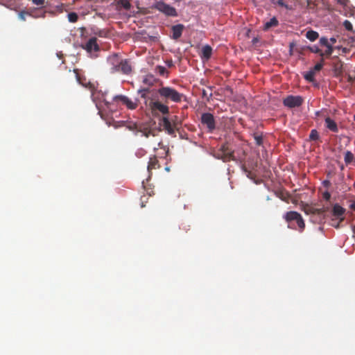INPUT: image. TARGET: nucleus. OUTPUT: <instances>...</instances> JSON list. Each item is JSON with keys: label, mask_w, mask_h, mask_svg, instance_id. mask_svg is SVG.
Returning <instances> with one entry per match:
<instances>
[{"label": "nucleus", "mask_w": 355, "mask_h": 355, "mask_svg": "<svg viewBox=\"0 0 355 355\" xmlns=\"http://www.w3.org/2000/svg\"><path fill=\"white\" fill-rule=\"evenodd\" d=\"M68 19L70 22L75 23L78 21V16L76 12H69L68 14Z\"/></svg>", "instance_id": "27"}, {"label": "nucleus", "mask_w": 355, "mask_h": 355, "mask_svg": "<svg viewBox=\"0 0 355 355\" xmlns=\"http://www.w3.org/2000/svg\"><path fill=\"white\" fill-rule=\"evenodd\" d=\"M212 53V49L209 45H205L202 49V58L209 60Z\"/></svg>", "instance_id": "18"}, {"label": "nucleus", "mask_w": 355, "mask_h": 355, "mask_svg": "<svg viewBox=\"0 0 355 355\" xmlns=\"http://www.w3.org/2000/svg\"><path fill=\"white\" fill-rule=\"evenodd\" d=\"M324 183H325V184H327V183H329V182L328 181H324Z\"/></svg>", "instance_id": "54"}, {"label": "nucleus", "mask_w": 355, "mask_h": 355, "mask_svg": "<svg viewBox=\"0 0 355 355\" xmlns=\"http://www.w3.org/2000/svg\"><path fill=\"white\" fill-rule=\"evenodd\" d=\"M354 159V157L352 152H350L349 150L345 152L344 160L347 165L351 164Z\"/></svg>", "instance_id": "22"}, {"label": "nucleus", "mask_w": 355, "mask_h": 355, "mask_svg": "<svg viewBox=\"0 0 355 355\" xmlns=\"http://www.w3.org/2000/svg\"><path fill=\"white\" fill-rule=\"evenodd\" d=\"M279 22L276 17H272L270 21H267L264 25V30H268L272 27H275L278 25Z\"/></svg>", "instance_id": "20"}, {"label": "nucleus", "mask_w": 355, "mask_h": 355, "mask_svg": "<svg viewBox=\"0 0 355 355\" xmlns=\"http://www.w3.org/2000/svg\"><path fill=\"white\" fill-rule=\"evenodd\" d=\"M202 94H203V96H206V92H205V91H203Z\"/></svg>", "instance_id": "51"}, {"label": "nucleus", "mask_w": 355, "mask_h": 355, "mask_svg": "<svg viewBox=\"0 0 355 355\" xmlns=\"http://www.w3.org/2000/svg\"><path fill=\"white\" fill-rule=\"evenodd\" d=\"M26 15L27 13L26 12H20L19 14V18L22 21H25Z\"/></svg>", "instance_id": "40"}, {"label": "nucleus", "mask_w": 355, "mask_h": 355, "mask_svg": "<svg viewBox=\"0 0 355 355\" xmlns=\"http://www.w3.org/2000/svg\"><path fill=\"white\" fill-rule=\"evenodd\" d=\"M329 42L330 44H334L336 42V39L335 37H331L329 40Z\"/></svg>", "instance_id": "43"}, {"label": "nucleus", "mask_w": 355, "mask_h": 355, "mask_svg": "<svg viewBox=\"0 0 355 355\" xmlns=\"http://www.w3.org/2000/svg\"><path fill=\"white\" fill-rule=\"evenodd\" d=\"M319 42L321 46H326L327 48L332 46L331 44L329 43V39L326 37H320Z\"/></svg>", "instance_id": "29"}, {"label": "nucleus", "mask_w": 355, "mask_h": 355, "mask_svg": "<svg viewBox=\"0 0 355 355\" xmlns=\"http://www.w3.org/2000/svg\"><path fill=\"white\" fill-rule=\"evenodd\" d=\"M149 105L153 112L158 111L162 114H168L169 113V107L160 101H150Z\"/></svg>", "instance_id": "8"}, {"label": "nucleus", "mask_w": 355, "mask_h": 355, "mask_svg": "<svg viewBox=\"0 0 355 355\" xmlns=\"http://www.w3.org/2000/svg\"><path fill=\"white\" fill-rule=\"evenodd\" d=\"M144 83H148V79H147V78H145V79L144 80Z\"/></svg>", "instance_id": "48"}, {"label": "nucleus", "mask_w": 355, "mask_h": 355, "mask_svg": "<svg viewBox=\"0 0 355 355\" xmlns=\"http://www.w3.org/2000/svg\"><path fill=\"white\" fill-rule=\"evenodd\" d=\"M345 209L343 207H342L341 206H340L338 204H336L333 207L332 215H333V216L338 218V219H340V221H343L344 220L343 215L345 214Z\"/></svg>", "instance_id": "13"}, {"label": "nucleus", "mask_w": 355, "mask_h": 355, "mask_svg": "<svg viewBox=\"0 0 355 355\" xmlns=\"http://www.w3.org/2000/svg\"><path fill=\"white\" fill-rule=\"evenodd\" d=\"M284 218L286 220L287 223H289L288 227L290 228H293L291 226V222L294 221V220L295 219H298V231L300 232L304 231L305 228V223L301 214H299L298 212L295 211H288L284 216Z\"/></svg>", "instance_id": "4"}, {"label": "nucleus", "mask_w": 355, "mask_h": 355, "mask_svg": "<svg viewBox=\"0 0 355 355\" xmlns=\"http://www.w3.org/2000/svg\"><path fill=\"white\" fill-rule=\"evenodd\" d=\"M33 3L36 6L44 5L45 0H32Z\"/></svg>", "instance_id": "39"}, {"label": "nucleus", "mask_w": 355, "mask_h": 355, "mask_svg": "<svg viewBox=\"0 0 355 355\" xmlns=\"http://www.w3.org/2000/svg\"><path fill=\"white\" fill-rule=\"evenodd\" d=\"M310 212L313 214L323 215L324 211L322 209H310Z\"/></svg>", "instance_id": "35"}, {"label": "nucleus", "mask_w": 355, "mask_h": 355, "mask_svg": "<svg viewBox=\"0 0 355 355\" xmlns=\"http://www.w3.org/2000/svg\"><path fill=\"white\" fill-rule=\"evenodd\" d=\"M184 28V26L183 24H177V25H175V26H172V33H173V35H172V38L173 40H178L179 39L182 34V31Z\"/></svg>", "instance_id": "15"}, {"label": "nucleus", "mask_w": 355, "mask_h": 355, "mask_svg": "<svg viewBox=\"0 0 355 355\" xmlns=\"http://www.w3.org/2000/svg\"><path fill=\"white\" fill-rule=\"evenodd\" d=\"M349 208L353 211H355V201H353L349 205Z\"/></svg>", "instance_id": "45"}, {"label": "nucleus", "mask_w": 355, "mask_h": 355, "mask_svg": "<svg viewBox=\"0 0 355 355\" xmlns=\"http://www.w3.org/2000/svg\"><path fill=\"white\" fill-rule=\"evenodd\" d=\"M337 2L344 6H346L349 2V0H337Z\"/></svg>", "instance_id": "41"}, {"label": "nucleus", "mask_w": 355, "mask_h": 355, "mask_svg": "<svg viewBox=\"0 0 355 355\" xmlns=\"http://www.w3.org/2000/svg\"><path fill=\"white\" fill-rule=\"evenodd\" d=\"M162 125L165 131L170 135L175 134V128L171 125L168 118L167 116H163L162 119Z\"/></svg>", "instance_id": "14"}, {"label": "nucleus", "mask_w": 355, "mask_h": 355, "mask_svg": "<svg viewBox=\"0 0 355 355\" xmlns=\"http://www.w3.org/2000/svg\"><path fill=\"white\" fill-rule=\"evenodd\" d=\"M333 51H334V47L332 46H328V48H327L326 51L324 52H323L324 55H326L327 56H329L333 53Z\"/></svg>", "instance_id": "38"}, {"label": "nucleus", "mask_w": 355, "mask_h": 355, "mask_svg": "<svg viewBox=\"0 0 355 355\" xmlns=\"http://www.w3.org/2000/svg\"><path fill=\"white\" fill-rule=\"evenodd\" d=\"M107 64L112 73H121L128 75L132 71V66L127 59H123L119 55L114 53L107 58Z\"/></svg>", "instance_id": "1"}, {"label": "nucleus", "mask_w": 355, "mask_h": 355, "mask_svg": "<svg viewBox=\"0 0 355 355\" xmlns=\"http://www.w3.org/2000/svg\"><path fill=\"white\" fill-rule=\"evenodd\" d=\"M148 92H149L148 89H143L139 90V93L141 94V97L143 98H146Z\"/></svg>", "instance_id": "37"}, {"label": "nucleus", "mask_w": 355, "mask_h": 355, "mask_svg": "<svg viewBox=\"0 0 355 355\" xmlns=\"http://www.w3.org/2000/svg\"><path fill=\"white\" fill-rule=\"evenodd\" d=\"M166 64H167V65H168L169 67H172V66H173V61H172V60H168V61L166 62Z\"/></svg>", "instance_id": "46"}, {"label": "nucleus", "mask_w": 355, "mask_h": 355, "mask_svg": "<svg viewBox=\"0 0 355 355\" xmlns=\"http://www.w3.org/2000/svg\"><path fill=\"white\" fill-rule=\"evenodd\" d=\"M153 8L157 10L164 13L167 16L175 17L178 15L177 11L175 8L171 6L168 4L165 3L162 1H157Z\"/></svg>", "instance_id": "5"}, {"label": "nucleus", "mask_w": 355, "mask_h": 355, "mask_svg": "<svg viewBox=\"0 0 355 355\" xmlns=\"http://www.w3.org/2000/svg\"><path fill=\"white\" fill-rule=\"evenodd\" d=\"M155 71L160 75V76H165L168 73L167 70L166 68L163 66L158 65L155 68Z\"/></svg>", "instance_id": "26"}, {"label": "nucleus", "mask_w": 355, "mask_h": 355, "mask_svg": "<svg viewBox=\"0 0 355 355\" xmlns=\"http://www.w3.org/2000/svg\"><path fill=\"white\" fill-rule=\"evenodd\" d=\"M278 4L281 6H284V1L283 0H278L277 1Z\"/></svg>", "instance_id": "47"}, {"label": "nucleus", "mask_w": 355, "mask_h": 355, "mask_svg": "<svg viewBox=\"0 0 355 355\" xmlns=\"http://www.w3.org/2000/svg\"><path fill=\"white\" fill-rule=\"evenodd\" d=\"M159 167L160 165L156 155L150 157L147 167L148 172L150 173L152 170L159 168Z\"/></svg>", "instance_id": "17"}, {"label": "nucleus", "mask_w": 355, "mask_h": 355, "mask_svg": "<svg viewBox=\"0 0 355 355\" xmlns=\"http://www.w3.org/2000/svg\"><path fill=\"white\" fill-rule=\"evenodd\" d=\"M343 26L346 30L349 31H353V26L349 20H345V21L343 22Z\"/></svg>", "instance_id": "34"}, {"label": "nucleus", "mask_w": 355, "mask_h": 355, "mask_svg": "<svg viewBox=\"0 0 355 355\" xmlns=\"http://www.w3.org/2000/svg\"><path fill=\"white\" fill-rule=\"evenodd\" d=\"M147 193H148V196H152V195L153 194V191H151V192H148V191H147Z\"/></svg>", "instance_id": "49"}, {"label": "nucleus", "mask_w": 355, "mask_h": 355, "mask_svg": "<svg viewBox=\"0 0 355 355\" xmlns=\"http://www.w3.org/2000/svg\"><path fill=\"white\" fill-rule=\"evenodd\" d=\"M319 42L321 46H326L327 48L332 46L331 44L329 43V39L326 37H320Z\"/></svg>", "instance_id": "28"}, {"label": "nucleus", "mask_w": 355, "mask_h": 355, "mask_svg": "<svg viewBox=\"0 0 355 355\" xmlns=\"http://www.w3.org/2000/svg\"><path fill=\"white\" fill-rule=\"evenodd\" d=\"M341 222H342V221H340V219H338V218H332V219H331V225L333 227H335L336 228H338V227H339V225H340V223Z\"/></svg>", "instance_id": "36"}, {"label": "nucleus", "mask_w": 355, "mask_h": 355, "mask_svg": "<svg viewBox=\"0 0 355 355\" xmlns=\"http://www.w3.org/2000/svg\"><path fill=\"white\" fill-rule=\"evenodd\" d=\"M325 121V126L327 129H329L330 131L333 132H338V128L337 125V123L331 119L330 117L327 116L324 119Z\"/></svg>", "instance_id": "16"}, {"label": "nucleus", "mask_w": 355, "mask_h": 355, "mask_svg": "<svg viewBox=\"0 0 355 355\" xmlns=\"http://www.w3.org/2000/svg\"><path fill=\"white\" fill-rule=\"evenodd\" d=\"M214 157L218 159L223 160L224 162L235 159L234 153L217 152L214 154Z\"/></svg>", "instance_id": "12"}, {"label": "nucleus", "mask_w": 355, "mask_h": 355, "mask_svg": "<svg viewBox=\"0 0 355 355\" xmlns=\"http://www.w3.org/2000/svg\"><path fill=\"white\" fill-rule=\"evenodd\" d=\"M294 221H295V222H296V224H297V225L298 226V219H295V220H294Z\"/></svg>", "instance_id": "50"}, {"label": "nucleus", "mask_w": 355, "mask_h": 355, "mask_svg": "<svg viewBox=\"0 0 355 355\" xmlns=\"http://www.w3.org/2000/svg\"><path fill=\"white\" fill-rule=\"evenodd\" d=\"M201 123L207 126L210 132L216 128V121L214 115L211 113H203L201 115Z\"/></svg>", "instance_id": "7"}, {"label": "nucleus", "mask_w": 355, "mask_h": 355, "mask_svg": "<svg viewBox=\"0 0 355 355\" xmlns=\"http://www.w3.org/2000/svg\"><path fill=\"white\" fill-rule=\"evenodd\" d=\"M82 47L90 54H92L93 52H97L100 50V47L97 44V38L95 37H92L89 39L85 44L82 45Z\"/></svg>", "instance_id": "9"}, {"label": "nucleus", "mask_w": 355, "mask_h": 355, "mask_svg": "<svg viewBox=\"0 0 355 355\" xmlns=\"http://www.w3.org/2000/svg\"><path fill=\"white\" fill-rule=\"evenodd\" d=\"M144 198H147L146 197V196H144L141 197V207H145V205H144L145 201H144Z\"/></svg>", "instance_id": "44"}, {"label": "nucleus", "mask_w": 355, "mask_h": 355, "mask_svg": "<svg viewBox=\"0 0 355 355\" xmlns=\"http://www.w3.org/2000/svg\"><path fill=\"white\" fill-rule=\"evenodd\" d=\"M323 197L325 200H329L331 195L329 192L326 191L323 193Z\"/></svg>", "instance_id": "42"}, {"label": "nucleus", "mask_w": 355, "mask_h": 355, "mask_svg": "<svg viewBox=\"0 0 355 355\" xmlns=\"http://www.w3.org/2000/svg\"><path fill=\"white\" fill-rule=\"evenodd\" d=\"M126 128L129 130L132 131L136 135L138 133H141L142 136L146 138H148L150 136L156 137L157 133L161 131V129L157 130L155 128H152L150 124L146 123L129 122Z\"/></svg>", "instance_id": "2"}, {"label": "nucleus", "mask_w": 355, "mask_h": 355, "mask_svg": "<svg viewBox=\"0 0 355 355\" xmlns=\"http://www.w3.org/2000/svg\"><path fill=\"white\" fill-rule=\"evenodd\" d=\"M279 196V198H282V200H284V198H283V197H281V196Z\"/></svg>", "instance_id": "55"}, {"label": "nucleus", "mask_w": 355, "mask_h": 355, "mask_svg": "<svg viewBox=\"0 0 355 355\" xmlns=\"http://www.w3.org/2000/svg\"><path fill=\"white\" fill-rule=\"evenodd\" d=\"M158 148H161L164 150V153L161 155V157H166L168 153V148L164 145L162 140L160 139L157 143V147L154 148V150H157Z\"/></svg>", "instance_id": "21"}, {"label": "nucleus", "mask_w": 355, "mask_h": 355, "mask_svg": "<svg viewBox=\"0 0 355 355\" xmlns=\"http://www.w3.org/2000/svg\"><path fill=\"white\" fill-rule=\"evenodd\" d=\"M218 152H223V153H234V151L231 150L228 146L226 144L221 145Z\"/></svg>", "instance_id": "33"}, {"label": "nucleus", "mask_w": 355, "mask_h": 355, "mask_svg": "<svg viewBox=\"0 0 355 355\" xmlns=\"http://www.w3.org/2000/svg\"><path fill=\"white\" fill-rule=\"evenodd\" d=\"M323 58H322L321 60V62L320 63H317L314 67L313 68L311 69L312 71H313V72L315 73L316 71H319L322 69V67H323Z\"/></svg>", "instance_id": "32"}, {"label": "nucleus", "mask_w": 355, "mask_h": 355, "mask_svg": "<svg viewBox=\"0 0 355 355\" xmlns=\"http://www.w3.org/2000/svg\"><path fill=\"white\" fill-rule=\"evenodd\" d=\"M304 99L300 96L289 95L283 100L284 106L289 108H294L300 107L302 105Z\"/></svg>", "instance_id": "6"}, {"label": "nucleus", "mask_w": 355, "mask_h": 355, "mask_svg": "<svg viewBox=\"0 0 355 355\" xmlns=\"http://www.w3.org/2000/svg\"><path fill=\"white\" fill-rule=\"evenodd\" d=\"M306 37L310 41L313 42L318 38L319 34L315 31L310 30L306 32Z\"/></svg>", "instance_id": "19"}, {"label": "nucleus", "mask_w": 355, "mask_h": 355, "mask_svg": "<svg viewBox=\"0 0 355 355\" xmlns=\"http://www.w3.org/2000/svg\"><path fill=\"white\" fill-rule=\"evenodd\" d=\"M142 184H143L144 188L145 189V185H144V181L142 182Z\"/></svg>", "instance_id": "52"}, {"label": "nucleus", "mask_w": 355, "mask_h": 355, "mask_svg": "<svg viewBox=\"0 0 355 355\" xmlns=\"http://www.w3.org/2000/svg\"><path fill=\"white\" fill-rule=\"evenodd\" d=\"M73 72L76 75V78L78 83L83 85V87L89 89L92 91V92H93V90L94 89V84L87 80L86 78L82 77L78 72V69H74ZM92 94H94V93H92Z\"/></svg>", "instance_id": "11"}, {"label": "nucleus", "mask_w": 355, "mask_h": 355, "mask_svg": "<svg viewBox=\"0 0 355 355\" xmlns=\"http://www.w3.org/2000/svg\"><path fill=\"white\" fill-rule=\"evenodd\" d=\"M324 183H325V184H327V183H329V182L328 181H324Z\"/></svg>", "instance_id": "53"}, {"label": "nucleus", "mask_w": 355, "mask_h": 355, "mask_svg": "<svg viewBox=\"0 0 355 355\" xmlns=\"http://www.w3.org/2000/svg\"><path fill=\"white\" fill-rule=\"evenodd\" d=\"M354 121H355V115L354 116Z\"/></svg>", "instance_id": "56"}, {"label": "nucleus", "mask_w": 355, "mask_h": 355, "mask_svg": "<svg viewBox=\"0 0 355 355\" xmlns=\"http://www.w3.org/2000/svg\"><path fill=\"white\" fill-rule=\"evenodd\" d=\"M315 74L313 71L311 69L304 74V77L307 81L312 83L315 80Z\"/></svg>", "instance_id": "23"}, {"label": "nucleus", "mask_w": 355, "mask_h": 355, "mask_svg": "<svg viewBox=\"0 0 355 355\" xmlns=\"http://www.w3.org/2000/svg\"><path fill=\"white\" fill-rule=\"evenodd\" d=\"M254 139L255 140L256 144L257 146H261L263 144V137L261 134L259 133H254L253 134Z\"/></svg>", "instance_id": "24"}, {"label": "nucleus", "mask_w": 355, "mask_h": 355, "mask_svg": "<svg viewBox=\"0 0 355 355\" xmlns=\"http://www.w3.org/2000/svg\"><path fill=\"white\" fill-rule=\"evenodd\" d=\"M114 100L115 101H121L123 105H125L128 109L130 110L136 109L138 105L136 101H132L127 96L123 95L116 96L114 98Z\"/></svg>", "instance_id": "10"}, {"label": "nucleus", "mask_w": 355, "mask_h": 355, "mask_svg": "<svg viewBox=\"0 0 355 355\" xmlns=\"http://www.w3.org/2000/svg\"><path fill=\"white\" fill-rule=\"evenodd\" d=\"M309 49L312 53H319L321 57L324 56V53L315 45L309 47Z\"/></svg>", "instance_id": "30"}, {"label": "nucleus", "mask_w": 355, "mask_h": 355, "mask_svg": "<svg viewBox=\"0 0 355 355\" xmlns=\"http://www.w3.org/2000/svg\"><path fill=\"white\" fill-rule=\"evenodd\" d=\"M320 138L319 133L315 129L311 130L309 135V139L311 141H317Z\"/></svg>", "instance_id": "25"}, {"label": "nucleus", "mask_w": 355, "mask_h": 355, "mask_svg": "<svg viewBox=\"0 0 355 355\" xmlns=\"http://www.w3.org/2000/svg\"><path fill=\"white\" fill-rule=\"evenodd\" d=\"M119 4L127 10H130L131 8V4L128 0H120Z\"/></svg>", "instance_id": "31"}, {"label": "nucleus", "mask_w": 355, "mask_h": 355, "mask_svg": "<svg viewBox=\"0 0 355 355\" xmlns=\"http://www.w3.org/2000/svg\"><path fill=\"white\" fill-rule=\"evenodd\" d=\"M160 97L167 103L171 101L174 103H180L184 96L183 94L170 87H162L158 89Z\"/></svg>", "instance_id": "3"}]
</instances>
